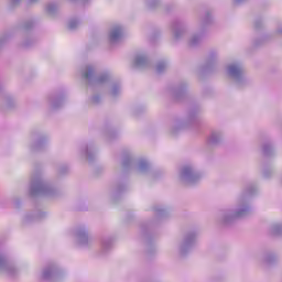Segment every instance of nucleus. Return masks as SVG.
<instances>
[{
	"instance_id": "obj_24",
	"label": "nucleus",
	"mask_w": 282,
	"mask_h": 282,
	"mask_svg": "<svg viewBox=\"0 0 282 282\" xmlns=\"http://www.w3.org/2000/svg\"><path fill=\"white\" fill-rule=\"evenodd\" d=\"M271 235H282V225H273L271 227Z\"/></svg>"
},
{
	"instance_id": "obj_16",
	"label": "nucleus",
	"mask_w": 282,
	"mask_h": 282,
	"mask_svg": "<svg viewBox=\"0 0 282 282\" xmlns=\"http://www.w3.org/2000/svg\"><path fill=\"white\" fill-rule=\"evenodd\" d=\"M202 41H204V33L193 35L189 40V46L197 47V45H199V43H202Z\"/></svg>"
},
{
	"instance_id": "obj_25",
	"label": "nucleus",
	"mask_w": 282,
	"mask_h": 282,
	"mask_svg": "<svg viewBox=\"0 0 282 282\" xmlns=\"http://www.w3.org/2000/svg\"><path fill=\"white\" fill-rule=\"evenodd\" d=\"M101 248L104 252H107V250H110L111 248V239L102 240Z\"/></svg>"
},
{
	"instance_id": "obj_23",
	"label": "nucleus",
	"mask_w": 282,
	"mask_h": 282,
	"mask_svg": "<svg viewBox=\"0 0 282 282\" xmlns=\"http://www.w3.org/2000/svg\"><path fill=\"white\" fill-rule=\"evenodd\" d=\"M154 213L156 215V217H166V209L158 206V207H154Z\"/></svg>"
},
{
	"instance_id": "obj_15",
	"label": "nucleus",
	"mask_w": 282,
	"mask_h": 282,
	"mask_svg": "<svg viewBox=\"0 0 282 282\" xmlns=\"http://www.w3.org/2000/svg\"><path fill=\"white\" fill-rule=\"evenodd\" d=\"M207 142L212 145L219 144V142H221V133L217 131L212 132L207 139Z\"/></svg>"
},
{
	"instance_id": "obj_5",
	"label": "nucleus",
	"mask_w": 282,
	"mask_h": 282,
	"mask_svg": "<svg viewBox=\"0 0 282 282\" xmlns=\"http://www.w3.org/2000/svg\"><path fill=\"white\" fill-rule=\"evenodd\" d=\"M227 74L236 80L237 85L243 83V66L240 63L230 64L227 68Z\"/></svg>"
},
{
	"instance_id": "obj_38",
	"label": "nucleus",
	"mask_w": 282,
	"mask_h": 282,
	"mask_svg": "<svg viewBox=\"0 0 282 282\" xmlns=\"http://www.w3.org/2000/svg\"><path fill=\"white\" fill-rule=\"evenodd\" d=\"M36 1H39V0H29V3H30V4L36 3Z\"/></svg>"
},
{
	"instance_id": "obj_29",
	"label": "nucleus",
	"mask_w": 282,
	"mask_h": 282,
	"mask_svg": "<svg viewBox=\"0 0 282 282\" xmlns=\"http://www.w3.org/2000/svg\"><path fill=\"white\" fill-rule=\"evenodd\" d=\"M184 95V87L177 88L174 93L175 98H182Z\"/></svg>"
},
{
	"instance_id": "obj_19",
	"label": "nucleus",
	"mask_w": 282,
	"mask_h": 282,
	"mask_svg": "<svg viewBox=\"0 0 282 282\" xmlns=\"http://www.w3.org/2000/svg\"><path fill=\"white\" fill-rule=\"evenodd\" d=\"M45 10L48 14H55L56 11L58 10V6H56V3H54V2H51V3L46 4Z\"/></svg>"
},
{
	"instance_id": "obj_27",
	"label": "nucleus",
	"mask_w": 282,
	"mask_h": 282,
	"mask_svg": "<svg viewBox=\"0 0 282 282\" xmlns=\"http://www.w3.org/2000/svg\"><path fill=\"white\" fill-rule=\"evenodd\" d=\"M80 24V22L76 19H72L68 22V30H76V28H78V25Z\"/></svg>"
},
{
	"instance_id": "obj_35",
	"label": "nucleus",
	"mask_w": 282,
	"mask_h": 282,
	"mask_svg": "<svg viewBox=\"0 0 282 282\" xmlns=\"http://www.w3.org/2000/svg\"><path fill=\"white\" fill-rule=\"evenodd\" d=\"M246 0H234V3H236V6H239V3H243Z\"/></svg>"
},
{
	"instance_id": "obj_20",
	"label": "nucleus",
	"mask_w": 282,
	"mask_h": 282,
	"mask_svg": "<svg viewBox=\"0 0 282 282\" xmlns=\"http://www.w3.org/2000/svg\"><path fill=\"white\" fill-rule=\"evenodd\" d=\"M85 155H86L87 160H89V162H91L94 160V158H96V153H94V151L89 147L85 148Z\"/></svg>"
},
{
	"instance_id": "obj_31",
	"label": "nucleus",
	"mask_w": 282,
	"mask_h": 282,
	"mask_svg": "<svg viewBox=\"0 0 282 282\" xmlns=\"http://www.w3.org/2000/svg\"><path fill=\"white\" fill-rule=\"evenodd\" d=\"M91 102H94L95 105H98V102H100V96H94L91 98Z\"/></svg>"
},
{
	"instance_id": "obj_37",
	"label": "nucleus",
	"mask_w": 282,
	"mask_h": 282,
	"mask_svg": "<svg viewBox=\"0 0 282 282\" xmlns=\"http://www.w3.org/2000/svg\"><path fill=\"white\" fill-rule=\"evenodd\" d=\"M19 1H21V0H11V3H12L13 6H17V4H19Z\"/></svg>"
},
{
	"instance_id": "obj_3",
	"label": "nucleus",
	"mask_w": 282,
	"mask_h": 282,
	"mask_svg": "<svg viewBox=\"0 0 282 282\" xmlns=\"http://www.w3.org/2000/svg\"><path fill=\"white\" fill-rule=\"evenodd\" d=\"M82 76L86 80L87 85H90V87H98L109 83V75L104 73L96 76V68L93 65H86L82 70Z\"/></svg>"
},
{
	"instance_id": "obj_18",
	"label": "nucleus",
	"mask_w": 282,
	"mask_h": 282,
	"mask_svg": "<svg viewBox=\"0 0 282 282\" xmlns=\"http://www.w3.org/2000/svg\"><path fill=\"white\" fill-rule=\"evenodd\" d=\"M262 153L267 158L272 155V153H274V147H272V143H270V142L264 143L262 145Z\"/></svg>"
},
{
	"instance_id": "obj_17",
	"label": "nucleus",
	"mask_w": 282,
	"mask_h": 282,
	"mask_svg": "<svg viewBox=\"0 0 282 282\" xmlns=\"http://www.w3.org/2000/svg\"><path fill=\"white\" fill-rule=\"evenodd\" d=\"M122 167L126 171L133 167V158H131V154H127V155L123 156Z\"/></svg>"
},
{
	"instance_id": "obj_12",
	"label": "nucleus",
	"mask_w": 282,
	"mask_h": 282,
	"mask_svg": "<svg viewBox=\"0 0 282 282\" xmlns=\"http://www.w3.org/2000/svg\"><path fill=\"white\" fill-rule=\"evenodd\" d=\"M149 169H150L149 162H147V160L144 159H140L134 165V170L137 171V173H147Z\"/></svg>"
},
{
	"instance_id": "obj_40",
	"label": "nucleus",
	"mask_w": 282,
	"mask_h": 282,
	"mask_svg": "<svg viewBox=\"0 0 282 282\" xmlns=\"http://www.w3.org/2000/svg\"><path fill=\"white\" fill-rule=\"evenodd\" d=\"M254 25L257 29H259V22H256Z\"/></svg>"
},
{
	"instance_id": "obj_30",
	"label": "nucleus",
	"mask_w": 282,
	"mask_h": 282,
	"mask_svg": "<svg viewBox=\"0 0 282 282\" xmlns=\"http://www.w3.org/2000/svg\"><path fill=\"white\" fill-rule=\"evenodd\" d=\"M156 3H158V0L147 1L148 8H155V4H156Z\"/></svg>"
},
{
	"instance_id": "obj_33",
	"label": "nucleus",
	"mask_w": 282,
	"mask_h": 282,
	"mask_svg": "<svg viewBox=\"0 0 282 282\" xmlns=\"http://www.w3.org/2000/svg\"><path fill=\"white\" fill-rule=\"evenodd\" d=\"M267 263H272V261H274V256H269L265 259Z\"/></svg>"
},
{
	"instance_id": "obj_43",
	"label": "nucleus",
	"mask_w": 282,
	"mask_h": 282,
	"mask_svg": "<svg viewBox=\"0 0 282 282\" xmlns=\"http://www.w3.org/2000/svg\"><path fill=\"white\" fill-rule=\"evenodd\" d=\"M118 192H119V193H121V192H122V189H121V188H119V189H118Z\"/></svg>"
},
{
	"instance_id": "obj_9",
	"label": "nucleus",
	"mask_w": 282,
	"mask_h": 282,
	"mask_svg": "<svg viewBox=\"0 0 282 282\" xmlns=\"http://www.w3.org/2000/svg\"><path fill=\"white\" fill-rule=\"evenodd\" d=\"M172 31L174 34V39L176 41H180V39H182V36H184V32H186V29L184 28V23L182 21L176 20L172 24Z\"/></svg>"
},
{
	"instance_id": "obj_4",
	"label": "nucleus",
	"mask_w": 282,
	"mask_h": 282,
	"mask_svg": "<svg viewBox=\"0 0 282 282\" xmlns=\"http://www.w3.org/2000/svg\"><path fill=\"white\" fill-rule=\"evenodd\" d=\"M180 177L183 184H186L187 186H193L202 180V174L195 171V167H193L192 165H185L181 170Z\"/></svg>"
},
{
	"instance_id": "obj_42",
	"label": "nucleus",
	"mask_w": 282,
	"mask_h": 282,
	"mask_svg": "<svg viewBox=\"0 0 282 282\" xmlns=\"http://www.w3.org/2000/svg\"><path fill=\"white\" fill-rule=\"evenodd\" d=\"M263 175H264V177H268V175H267V173H265V172H263Z\"/></svg>"
},
{
	"instance_id": "obj_39",
	"label": "nucleus",
	"mask_w": 282,
	"mask_h": 282,
	"mask_svg": "<svg viewBox=\"0 0 282 282\" xmlns=\"http://www.w3.org/2000/svg\"><path fill=\"white\" fill-rule=\"evenodd\" d=\"M67 167L62 169L61 173H66Z\"/></svg>"
},
{
	"instance_id": "obj_22",
	"label": "nucleus",
	"mask_w": 282,
	"mask_h": 282,
	"mask_svg": "<svg viewBox=\"0 0 282 282\" xmlns=\"http://www.w3.org/2000/svg\"><path fill=\"white\" fill-rule=\"evenodd\" d=\"M44 145H45V138H41L34 143L33 149H35V151H41V149H43Z\"/></svg>"
},
{
	"instance_id": "obj_8",
	"label": "nucleus",
	"mask_w": 282,
	"mask_h": 282,
	"mask_svg": "<svg viewBox=\"0 0 282 282\" xmlns=\"http://www.w3.org/2000/svg\"><path fill=\"white\" fill-rule=\"evenodd\" d=\"M77 245L82 248L85 246H89V236L87 235V230L85 228L80 227L76 230L75 234Z\"/></svg>"
},
{
	"instance_id": "obj_36",
	"label": "nucleus",
	"mask_w": 282,
	"mask_h": 282,
	"mask_svg": "<svg viewBox=\"0 0 282 282\" xmlns=\"http://www.w3.org/2000/svg\"><path fill=\"white\" fill-rule=\"evenodd\" d=\"M72 1H79L80 3H83L85 6V3H87L89 0H72Z\"/></svg>"
},
{
	"instance_id": "obj_34",
	"label": "nucleus",
	"mask_w": 282,
	"mask_h": 282,
	"mask_svg": "<svg viewBox=\"0 0 282 282\" xmlns=\"http://www.w3.org/2000/svg\"><path fill=\"white\" fill-rule=\"evenodd\" d=\"M205 23H206V24L210 23V13H207V14L205 15Z\"/></svg>"
},
{
	"instance_id": "obj_11",
	"label": "nucleus",
	"mask_w": 282,
	"mask_h": 282,
	"mask_svg": "<svg viewBox=\"0 0 282 282\" xmlns=\"http://www.w3.org/2000/svg\"><path fill=\"white\" fill-rule=\"evenodd\" d=\"M0 270L7 272V274H10L11 276L14 274V265L6 259V256H3L2 252H0Z\"/></svg>"
},
{
	"instance_id": "obj_10",
	"label": "nucleus",
	"mask_w": 282,
	"mask_h": 282,
	"mask_svg": "<svg viewBox=\"0 0 282 282\" xmlns=\"http://www.w3.org/2000/svg\"><path fill=\"white\" fill-rule=\"evenodd\" d=\"M55 276H58V268L54 264L46 267L42 272V279L44 281H52Z\"/></svg>"
},
{
	"instance_id": "obj_1",
	"label": "nucleus",
	"mask_w": 282,
	"mask_h": 282,
	"mask_svg": "<svg viewBox=\"0 0 282 282\" xmlns=\"http://www.w3.org/2000/svg\"><path fill=\"white\" fill-rule=\"evenodd\" d=\"M257 193V188L254 186H249L243 195L242 198L239 200L238 208L236 210H223L220 212V221L223 224H232L235 219H239L241 217H246L250 214V206L248 205V200H246L247 197H252Z\"/></svg>"
},
{
	"instance_id": "obj_7",
	"label": "nucleus",
	"mask_w": 282,
	"mask_h": 282,
	"mask_svg": "<svg viewBox=\"0 0 282 282\" xmlns=\"http://www.w3.org/2000/svg\"><path fill=\"white\" fill-rule=\"evenodd\" d=\"M123 36H124V29H122L121 25H116L110 30L109 41L111 45H115L116 43H120Z\"/></svg>"
},
{
	"instance_id": "obj_21",
	"label": "nucleus",
	"mask_w": 282,
	"mask_h": 282,
	"mask_svg": "<svg viewBox=\"0 0 282 282\" xmlns=\"http://www.w3.org/2000/svg\"><path fill=\"white\" fill-rule=\"evenodd\" d=\"M166 67H169V64H166V62H159L156 65V74H163Z\"/></svg>"
},
{
	"instance_id": "obj_41",
	"label": "nucleus",
	"mask_w": 282,
	"mask_h": 282,
	"mask_svg": "<svg viewBox=\"0 0 282 282\" xmlns=\"http://www.w3.org/2000/svg\"><path fill=\"white\" fill-rule=\"evenodd\" d=\"M278 34H282V29H279V30H278Z\"/></svg>"
},
{
	"instance_id": "obj_26",
	"label": "nucleus",
	"mask_w": 282,
	"mask_h": 282,
	"mask_svg": "<svg viewBox=\"0 0 282 282\" xmlns=\"http://www.w3.org/2000/svg\"><path fill=\"white\" fill-rule=\"evenodd\" d=\"M120 91V84H113L110 91L111 96H119Z\"/></svg>"
},
{
	"instance_id": "obj_28",
	"label": "nucleus",
	"mask_w": 282,
	"mask_h": 282,
	"mask_svg": "<svg viewBox=\"0 0 282 282\" xmlns=\"http://www.w3.org/2000/svg\"><path fill=\"white\" fill-rule=\"evenodd\" d=\"M215 58H217V54L210 53L208 61H207V67H210V65H213V63H215Z\"/></svg>"
},
{
	"instance_id": "obj_6",
	"label": "nucleus",
	"mask_w": 282,
	"mask_h": 282,
	"mask_svg": "<svg viewBox=\"0 0 282 282\" xmlns=\"http://www.w3.org/2000/svg\"><path fill=\"white\" fill-rule=\"evenodd\" d=\"M197 241V234L189 232L185 236L183 243L181 245V254H186L191 248L195 246Z\"/></svg>"
},
{
	"instance_id": "obj_2",
	"label": "nucleus",
	"mask_w": 282,
	"mask_h": 282,
	"mask_svg": "<svg viewBox=\"0 0 282 282\" xmlns=\"http://www.w3.org/2000/svg\"><path fill=\"white\" fill-rule=\"evenodd\" d=\"M30 195L32 197H36L37 195L54 197V195H56V189L43 180L41 173H35L31 178Z\"/></svg>"
},
{
	"instance_id": "obj_13",
	"label": "nucleus",
	"mask_w": 282,
	"mask_h": 282,
	"mask_svg": "<svg viewBox=\"0 0 282 282\" xmlns=\"http://www.w3.org/2000/svg\"><path fill=\"white\" fill-rule=\"evenodd\" d=\"M134 67H149V58L144 55H137L133 61Z\"/></svg>"
},
{
	"instance_id": "obj_32",
	"label": "nucleus",
	"mask_w": 282,
	"mask_h": 282,
	"mask_svg": "<svg viewBox=\"0 0 282 282\" xmlns=\"http://www.w3.org/2000/svg\"><path fill=\"white\" fill-rule=\"evenodd\" d=\"M32 25H34L33 22H26L24 25V30H30V28H32Z\"/></svg>"
},
{
	"instance_id": "obj_14",
	"label": "nucleus",
	"mask_w": 282,
	"mask_h": 282,
	"mask_svg": "<svg viewBox=\"0 0 282 282\" xmlns=\"http://www.w3.org/2000/svg\"><path fill=\"white\" fill-rule=\"evenodd\" d=\"M63 102H65V96L57 95L54 98L51 99V106L52 109H59L63 106Z\"/></svg>"
}]
</instances>
